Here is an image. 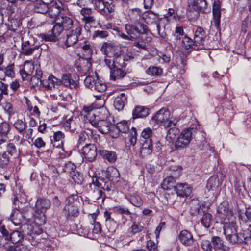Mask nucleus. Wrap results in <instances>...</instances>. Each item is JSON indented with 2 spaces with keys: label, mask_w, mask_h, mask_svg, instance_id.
I'll use <instances>...</instances> for the list:
<instances>
[{
  "label": "nucleus",
  "mask_w": 251,
  "mask_h": 251,
  "mask_svg": "<svg viewBox=\"0 0 251 251\" xmlns=\"http://www.w3.org/2000/svg\"><path fill=\"white\" fill-rule=\"evenodd\" d=\"M114 122V119L109 112L105 109H102L97 119L91 124L101 133H109L111 136L114 130L116 128Z\"/></svg>",
  "instance_id": "nucleus-1"
},
{
  "label": "nucleus",
  "mask_w": 251,
  "mask_h": 251,
  "mask_svg": "<svg viewBox=\"0 0 251 251\" xmlns=\"http://www.w3.org/2000/svg\"><path fill=\"white\" fill-rule=\"evenodd\" d=\"M178 121V119L170 117V112L168 109L162 108L151 117L150 124L154 126L162 125L169 130L174 127Z\"/></svg>",
  "instance_id": "nucleus-2"
},
{
  "label": "nucleus",
  "mask_w": 251,
  "mask_h": 251,
  "mask_svg": "<svg viewBox=\"0 0 251 251\" xmlns=\"http://www.w3.org/2000/svg\"><path fill=\"white\" fill-rule=\"evenodd\" d=\"M27 226L29 232L24 243L16 246H10L6 249V251H31L30 246L25 243L26 241L30 242L31 245H37L40 239L38 236L42 233V230L38 226H33L31 225H27Z\"/></svg>",
  "instance_id": "nucleus-3"
},
{
  "label": "nucleus",
  "mask_w": 251,
  "mask_h": 251,
  "mask_svg": "<svg viewBox=\"0 0 251 251\" xmlns=\"http://www.w3.org/2000/svg\"><path fill=\"white\" fill-rule=\"evenodd\" d=\"M223 230L226 240L230 243L240 244L243 243L247 238L244 231H238L236 222H225Z\"/></svg>",
  "instance_id": "nucleus-4"
},
{
  "label": "nucleus",
  "mask_w": 251,
  "mask_h": 251,
  "mask_svg": "<svg viewBox=\"0 0 251 251\" xmlns=\"http://www.w3.org/2000/svg\"><path fill=\"white\" fill-rule=\"evenodd\" d=\"M142 19L147 24L151 25L153 23L156 24V28L158 35L162 38H164L165 34L162 29L165 28V26L162 23L165 21H168L169 17L164 15L163 18H159L158 15L151 11H147L142 14Z\"/></svg>",
  "instance_id": "nucleus-5"
},
{
  "label": "nucleus",
  "mask_w": 251,
  "mask_h": 251,
  "mask_svg": "<svg viewBox=\"0 0 251 251\" xmlns=\"http://www.w3.org/2000/svg\"><path fill=\"white\" fill-rule=\"evenodd\" d=\"M186 14L190 19H196L199 16L200 12L206 13V2L205 0H186Z\"/></svg>",
  "instance_id": "nucleus-6"
},
{
  "label": "nucleus",
  "mask_w": 251,
  "mask_h": 251,
  "mask_svg": "<svg viewBox=\"0 0 251 251\" xmlns=\"http://www.w3.org/2000/svg\"><path fill=\"white\" fill-rule=\"evenodd\" d=\"M216 216L221 219V222H235L236 217L232 211L229 208L227 201H224L218 206Z\"/></svg>",
  "instance_id": "nucleus-7"
},
{
  "label": "nucleus",
  "mask_w": 251,
  "mask_h": 251,
  "mask_svg": "<svg viewBox=\"0 0 251 251\" xmlns=\"http://www.w3.org/2000/svg\"><path fill=\"white\" fill-rule=\"evenodd\" d=\"M135 23L125 25V30L130 38H136L143 36V34H147L148 29L145 25L141 22Z\"/></svg>",
  "instance_id": "nucleus-8"
},
{
  "label": "nucleus",
  "mask_w": 251,
  "mask_h": 251,
  "mask_svg": "<svg viewBox=\"0 0 251 251\" xmlns=\"http://www.w3.org/2000/svg\"><path fill=\"white\" fill-rule=\"evenodd\" d=\"M195 131L193 128L183 130L175 141L176 148L180 149L187 147L193 138Z\"/></svg>",
  "instance_id": "nucleus-9"
},
{
  "label": "nucleus",
  "mask_w": 251,
  "mask_h": 251,
  "mask_svg": "<svg viewBox=\"0 0 251 251\" xmlns=\"http://www.w3.org/2000/svg\"><path fill=\"white\" fill-rule=\"evenodd\" d=\"M94 8L101 14L114 13L116 4L113 0H92Z\"/></svg>",
  "instance_id": "nucleus-10"
},
{
  "label": "nucleus",
  "mask_w": 251,
  "mask_h": 251,
  "mask_svg": "<svg viewBox=\"0 0 251 251\" xmlns=\"http://www.w3.org/2000/svg\"><path fill=\"white\" fill-rule=\"evenodd\" d=\"M0 232L6 240L10 241L13 244H17L24 239V235L18 230H14L9 233L3 226L0 227Z\"/></svg>",
  "instance_id": "nucleus-11"
},
{
  "label": "nucleus",
  "mask_w": 251,
  "mask_h": 251,
  "mask_svg": "<svg viewBox=\"0 0 251 251\" xmlns=\"http://www.w3.org/2000/svg\"><path fill=\"white\" fill-rule=\"evenodd\" d=\"M39 48V45L33 37H29L27 40L23 41L21 48V53L26 56L33 54L34 51Z\"/></svg>",
  "instance_id": "nucleus-12"
},
{
  "label": "nucleus",
  "mask_w": 251,
  "mask_h": 251,
  "mask_svg": "<svg viewBox=\"0 0 251 251\" xmlns=\"http://www.w3.org/2000/svg\"><path fill=\"white\" fill-rule=\"evenodd\" d=\"M63 30V27L57 22L51 31L47 34H40L39 37L45 41L55 42Z\"/></svg>",
  "instance_id": "nucleus-13"
},
{
  "label": "nucleus",
  "mask_w": 251,
  "mask_h": 251,
  "mask_svg": "<svg viewBox=\"0 0 251 251\" xmlns=\"http://www.w3.org/2000/svg\"><path fill=\"white\" fill-rule=\"evenodd\" d=\"M181 167H177L176 170L174 169L171 175L164 179L161 183L162 188L166 190L171 189V187L173 186L176 179H177L181 175Z\"/></svg>",
  "instance_id": "nucleus-14"
},
{
  "label": "nucleus",
  "mask_w": 251,
  "mask_h": 251,
  "mask_svg": "<svg viewBox=\"0 0 251 251\" xmlns=\"http://www.w3.org/2000/svg\"><path fill=\"white\" fill-rule=\"evenodd\" d=\"M81 153L86 160L93 162L97 155L96 146L93 144H87L82 148Z\"/></svg>",
  "instance_id": "nucleus-15"
},
{
  "label": "nucleus",
  "mask_w": 251,
  "mask_h": 251,
  "mask_svg": "<svg viewBox=\"0 0 251 251\" xmlns=\"http://www.w3.org/2000/svg\"><path fill=\"white\" fill-rule=\"evenodd\" d=\"M105 64L109 69L113 67L123 68L126 67L125 58L123 56L118 54V53L114 55V58H106L104 60Z\"/></svg>",
  "instance_id": "nucleus-16"
},
{
  "label": "nucleus",
  "mask_w": 251,
  "mask_h": 251,
  "mask_svg": "<svg viewBox=\"0 0 251 251\" xmlns=\"http://www.w3.org/2000/svg\"><path fill=\"white\" fill-rule=\"evenodd\" d=\"M50 206V201L49 199L40 198L37 199L35 204V214H39L44 218L47 210Z\"/></svg>",
  "instance_id": "nucleus-17"
},
{
  "label": "nucleus",
  "mask_w": 251,
  "mask_h": 251,
  "mask_svg": "<svg viewBox=\"0 0 251 251\" xmlns=\"http://www.w3.org/2000/svg\"><path fill=\"white\" fill-rule=\"evenodd\" d=\"M81 33V28L78 26L69 31L66 35V46L70 47L76 44L78 40V36L80 35Z\"/></svg>",
  "instance_id": "nucleus-18"
},
{
  "label": "nucleus",
  "mask_w": 251,
  "mask_h": 251,
  "mask_svg": "<svg viewBox=\"0 0 251 251\" xmlns=\"http://www.w3.org/2000/svg\"><path fill=\"white\" fill-rule=\"evenodd\" d=\"M64 6L62 2L59 0H55L49 6L48 13L51 18H56L61 11L64 10Z\"/></svg>",
  "instance_id": "nucleus-19"
},
{
  "label": "nucleus",
  "mask_w": 251,
  "mask_h": 251,
  "mask_svg": "<svg viewBox=\"0 0 251 251\" xmlns=\"http://www.w3.org/2000/svg\"><path fill=\"white\" fill-rule=\"evenodd\" d=\"M40 83L46 90H52L56 86L62 84L61 80L52 75H50L48 79L41 80Z\"/></svg>",
  "instance_id": "nucleus-20"
},
{
  "label": "nucleus",
  "mask_w": 251,
  "mask_h": 251,
  "mask_svg": "<svg viewBox=\"0 0 251 251\" xmlns=\"http://www.w3.org/2000/svg\"><path fill=\"white\" fill-rule=\"evenodd\" d=\"M65 134L61 131L53 132L52 136H50L51 144L56 148H62L65 142Z\"/></svg>",
  "instance_id": "nucleus-21"
},
{
  "label": "nucleus",
  "mask_w": 251,
  "mask_h": 251,
  "mask_svg": "<svg viewBox=\"0 0 251 251\" xmlns=\"http://www.w3.org/2000/svg\"><path fill=\"white\" fill-rule=\"evenodd\" d=\"M66 203L64 208V210L68 216L76 217L78 214V211L76 207L74 205L75 200L72 196L69 197L66 200Z\"/></svg>",
  "instance_id": "nucleus-22"
},
{
  "label": "nucleus",
  "mask_w": 251,
  "mask_h": 251,
  "mask_svg": "<svg viewBox=\"0 0 251 251\" xmlns=\"http://www.w3.org/2000/svg\"><path fill=\"white\" fill-rule=\"evenodd\" d=\"M177 196L182 197H187L192 191V188L186 183H177L174 187Z\"/></svg>",
  "instance_id": "nucleus-23"
},
{
  "label": "nucleus",
  "mask_w": 251,
  "mask_h": 251,
  "mask_svg": "<svg viewBox=\"0 0 251 251\" xmlns=\"http://www.w3.org/2000/svg\"><path fill=\"white\" fill-rule=\"evenodd\" d=\"M96 107L93 105L84 106L81 115L84 116V120H88V122L92 124L97 117L94 113V110Z\"/></svg>",
  "instance_id": "nucleus-24"
},
{
  "label": "nucleus",
  "mask_w": 251,
  "mask_h": 251,
  "mask_svg": "<svg viewBox=\"0 0 251 251\" xmlns=\"http://www.w3.org/2000/svg\"><path fill=\"white\" fill-rule=\"evenodd\" d=\"M178 239L183 245L186 246L192 245L194 241L191 233L187 230L180 231L178 235Z\"/></svg>",
  "instance_id": "nucleus-25"
},
{
  "label": "nucleus",
  "mask_w": 251,
  "mask_h": 251,
  "mask_svg": "<svg viewBox=\"0 0 251 251\" xmlns=\"http://www.w3.org/2000/svg\"><path fill=\"white\" fill-rule=\"evenodd\" d=\"M118 46L115 43L112 42H105L104 43L101 47V50L107 56H110L111 55H115L117 53L116 51L117 50Z\"/></svg>",
  "instance_id": "nucleus-26"
},
{
  "label": "nucleus",
  "mask_w": 251,
  "mask_h": 251,
  "mask_svg": "<svg viewBox=\"0 0 251 251\" xmlns=\"http://www.w3.org/2000/svg\"><path fill=\"white\" fill-rule=\"evenodd\" d=\"M239 218L243 222L246 223L249 226L248 230L251 232V207L247 208L245 213L238 209Z\"/></svg>",
  "instance_id": "nucleus-27"
},
{
  "label": "nucleus",
  "mask_w": 251,
  "mask_h": 251,
  "mask_svg": "<svg viewBox=\"0 0 251 251\" xmlns=\"http://www.w3.org/2000/svg\"><path fill=\"white\" fill-rule=\"evenodd\" d=\"M205 37V32L203 28L200 27H197L194 37V43L196 45L201 46L200 48H201L203 47Z\"/></svg>",
  "instance_id": "nucleus-28"
},
{
  "label": "nucleus",
  "mask_w": 251,
  "mask_h": 251,
  "mask_svg": "<svg viewBox=\"0 0 251 251\" xmlns=\"http://www.w3.org/2000/svg\"><path fill=\"white\" fill-rule=\"evenodd\" d=\"M79 121V119L76 117L72 116L68 119L66 117L63 123V126L66 130L74 131L76 129Z\"/></svg>",
  "instance_id": "nucleus-29"
},
{
  "label": "nucleus",
  "mask_w": 251,
  "mask_h": 251,
  "mask_svg": "<svg viewBox=\"0 0 251 251\" xmlns=\"http://www.w3.org/2000/svg\"><path fill=\"white\" fill-rule=\"evenodd\" d=\"M115 127L116 128L114 130L111 134V137L113 138H117L119 135V132L126 133L129 130L128 122L126 121H122L118 123Z\"/></svg>",
  "instance_id": "nucleus-30"
},
{
  "label": "nucleus",
  "mask_w": 251,
  "mask_h": 251,
  "mask_svg": "<svg viewBox=\"0 0 251 251\" xmlns=\"http://www.w3.org/2000/svg\"><path fill=\"white\" fill-rule=\"evenodd\" d=\"M152 152V143L151 139L145 140L140 148V154L142 157L150 155Z\"/></svg>",
  "instance_id": "nucleus-31"
},
{
  "label": "nucleus",
  "mask_w": 251,
  "mask_h": 251,
  "mask_svg": "<svg viewBox=\"0 0 251 251\" xmlns=\"http://www.w3.org/2000/svg\"><path fill=\"white\" fill-rule=\"evenodd\" d=\"M81 52L84 58L91 59L93 46L89 41H85L81 45Z\"/></svg>",
  "instance_id": "nucleus-32"
},
{
  "label": "nucleus",
  "mask_w": 251,
  "mask_h": 251,
  "mask_svg": "<svg viewBox=\"0 0 251 251\" xmlns=\"http://www.w3.org/2000/svg\"><path fill=\"white\" fill-rule=\"evenodd\" d=\"M213 14L214 22L216 25H219L220 23L221 8L220 0H215L213 4Z\"/></svg>",
  "instance_id": "nucleus-33"
},
{
  "label": "nucleus",
  "mask_w": 251,
  "mask_h": 251,
  "mask_svg": "<svg viewBox=\"0 0 251 251\" xmlns=\"http://www.w3.org/2000/svg\"><path fill=\"white\" fill-rule=\"evenodd\" d=\"M98 153L103 159L107 160L110 163H113L116 160L117 155L114 151L105 150H100L98 151Z\"/></svg>",
  "instance_id": "nucleus-34"
},
{
  "label": "nucleus",
  "mask_w": 251,
  "mask_h": 251,
  "mask_svg": "<svg viewBox=\"0 0 251 251\" xmlns=\"http://www.w3.org/2000/svg\"><path fill=\"white\" fill-rule=\"evenodd\" d=\"M149 114V109L147 107L141 106H136L132 111L133 119L145 117Z\"/></svg>",
  "instance_id": "nucleus-35"
},
{
  "label": "nucleus",
  "mask_w": 251,
  "mask_h": 251,
  "mask_svg": "<svg viewBox=\"0 0 251 251\" xmlns=\"http://www.w3.org/2000/svg\"><path fill=\"white\" fill-rule=\"evenodd\" d=\"M110 70V78L114 81L121 79L126 75V73L121 68L113 67V69L111 68Z\"/></svg>",
  "instance_id": "nucleus-36"
},
{
  "label": "nucleus",
  "mask_w": 251,
  "mask_h": 251,
  "mask_svg": "<svg viewBox=\"0 0 251 251\" xmlns=\"http://www.w3.org/2000/svg\"><path fill=\"white\" fill-rule=\"evenodd\" d=\"M126 98L125 96V93H121L120 95L117 96L114 100V106L116 109L118 111L121 110L123 109Z\"/></svg>",
  "instance_id": "nucleus-37"
},
{
  "label": "nucleus",
  "mask_w": 251,
  "mask_h": 251,
  "mask_svg": "<svg viewBox=\"0 0 251 251\" xmlns=\"http://www.w3.org/2000/svg\"><path fill=\"white\" fill-rule=\"evenodd\" d=\"M151 40V37L148 36L147 34H143L139 41H136L134 42V46L139 49H145L147 47V44L150 42Z\"/></svg>",
  "instance_id": "nucleus-38"
},
{
  "label": "nucleus",
  "mask_w": 251,
  "mask_h": 251,
  "mask_svg": "<svg viewBox=\"0 0 251 251\" xmlns=\"http://www.w3.org/2000/svg\"><path fill=\"white\" fill-rule=\"evenodd\" d=\"M212 247L215 250H227L228 247L224 245L222 240L218 236H213L211 238Z\"/></svg>",
  "instance_id": "nucleus-39"
},
{
  "label": "nucleus",
  "mask_w": 251,
  "mask_h": 251,
  "mask_svg": "<svg viewBox=\"0 0 251 251\" xmlns=\"http://www.w3.org/2000/svg\"><path fill=\"white\" fill-rule=\"evenodd\" d=\"M61 81L62 84L71 89L75 88L77 86V82L72 79L70 74H64L62 76Z\"/></svg>",
  "instance_id": "nucleus-40"
},
{
  "label": "nucleus",
  "mask_w": 251,
  "mask_h": 251,
  "mask_svg": "<svg viewBox=\"0 0 251 251\" xmlns=\"http://www.w3.org/2000/svg\"><path fill=\"white\" fill-rule=\"evenodd\" d=\"M58 23L65 30L70 28L73 24V20L67 16H61L60 18H58Z\"/></svg>",
  "instance_id": "nucleus-41"
},
{
  "label": "nucleus",
  "mask_w": 251,
  "mask_h": 251,
  "mask_svg": "<svg viewBox=\"0 0 251 251\" xmlns=\"http://www.w3.org/2000/svg\"><path fill=\"white\" fill-rule=\"evenodd\" d=\"M35 66L32 64L30 63V62L26 61L25 62L24 69L20 70V74L22 77V78L25 80L26 78L28 75L32 73L33 70L34 69Z\"/></svg>",
  "instance_id": "nucleus-42"
},
{
  "label": "nucleus",
  "mask_w": 251,
  "mask_h": 251,
  "mask_svg": "<svg viewBox=\"0 0 251 251\" xmlns=\"http://www.w3.org/2000/svg\"><path fill=\"white\" fill-rule=\"evenodd\" d=\"M142 12L138 8L132 9L129 12L130 20L135 23L140 22V20L142 19Z\"/></svg>",
  "instance_id": "nucleus-43"
},
{
  "label": "nucleus",
  "mask_w": 251,
  "mask_h": 251,
  "mask_svg": "<svg viewBox=\"0 0 251 251\" xmlns=\"http://www.w3.org/2000/svg\"><path fill=\"white\" fill-rule=\"evenodd\" d=\"M220 184L218 177L217 176H212L208 180L206 187L209 190L213 191L216 190Z\"/></svg>",
  "instance_id": "nucleus-44"
},
{
  "label": "nucleus",
  "mask_w": 251,
  "mask_h": 251,
  "mask_svg": "<svg viewBox=\"0 0 251 251\" xmlns=\"http://www.w3.org/2000/svg\"><path fill=\"white\" fill-rule=\"evenodd\" d=\"M111 213L107 210L104 212V217L106 222V225L107 226H110L109 229L114 230L116 226V222L113 218L111 217Z\"/></svg>",
  "instance_id": "nucleus-45"
},
{
  "label": "nucleus",
  "mask_w": 251,
  "mask_h": 251,
  "mask_svg": "<svg viewBox=\"0 0 251 251\" xmlns=\"http://www.w3.org/2000/svg\"><path fill=\"white\" fill-rule=\"evenodd\" d=\"M49 8V6L41 2V0L37 1L34 5L35 11L37 13L45 14L47 13Z\"/></svg>",
  "instance_id": "nucleus-46"
},
{
  "label": "nucleus",
  "mask_w": 251,
  "mask_h": 251,
  "mask_svg": "<svg viewBox=\"0 0 251 251\" xmlns=\"http://www.w3.org/2000/svg\"><path fill=\"white\" fill-rule=\"evenodd\" d=\"M14 128L20 134H23L27 126L25 120L17 119L13 124Z\"/></svg>",
  "instance_id": "nucleus-47"
},
{
  "label": "nucleus",
  "mask_w": 251,
  "mask_h": 251,
  "mask_svg": "<svg viewBox=\"0 0 251 251\" xmlns=\"http://www.w3.org/2000/svg\"><path fill=\"white\" fill-rule=\"evenodd\" d=\"M91 59L82 58L81 60V69L82 71L85 74H90L92 64L90 61Z\"/></svg>",
  "instance_id": "nucleus-48"
},
{
  "label": "nucleus",
  "mask_w": 251,
  "mask_h": 251,
  "mask_svg": "<svg viewBox=\"0 0 251 251\" xmlns=\"http://www.w3.org/2000/svg\"><path fill=\"white\" fill-rule=\"evenodd\" d=\"M182 46L186 49H189L190 48L194 49L195 50H197L199 48V47L196 48L198 45H196L195 43H194V40L193 41L191 39L188 37L187 36H185L182 39Z\"/></svg>",
  "instance_id": "nucleus-49"
},
{
  "label": "nucleus",
  "mask_w": 251,
  "mask_h": 251,
  "mask_svg": "<svg viewBox=\"0 0 251 251\" xmlns=\"http://www.w3.org/2000/svg\"><path fill=\"white\" fill-rule=\"evenodd\" d=\"M146 72L150 76H158L162 74L163 71L160 67L152 66L148 68Z\"/></svg>",
  "instance_id": "nucleus-50"
},
{
  "label": "nucleus",
  "mask_w": 251,
  "mask_h": 251,
  "mask_svg": "<svg viewBox=\"0 0 251 251\" xmlns=\"http://www.w3.org/2000/svg\"><path fill=\"white\" fill-rule=\"evenodd\" d=\"M92 179V181L91 184L94 185L98 188L101 187L104 190H106L108 191L110 190L111 183L109 180L106 181L105 184H104V185H103L102 183H100L99 180L96 177H93Z\"/></svg>",
  "instance_id": "nucleus-51"
},
{
  "label": "nucleus",
  "mask_w": 251,
  "mask_h": 251,
  "mask_svg": "<svg viewBox=\"0 0 251 251\" xmlns=\"http://www.w3.org/2000/svg\"><path fill=\"white\" fill-rule=\"evenodd\" d=\"M212 222V215L208 213H204L201 219V223L205 228L210 227Z\"/></svg>",
  "instance_id": "nucleus-52"
},
{
  "label": "nucleus",
  "mask_w": 251,
  "mask_h": 251,
  "mask_svg": "<svg viewBox=\"0 0 251 251\" xmlns=\"http://www.w3.org/2000/svg\"><path fill=\"white\" fill-rule=\"evenodd\" d=\"M241 31L244 33L251 31V16H247L242 21Z\"/></svg>",
  "instance_id": "nucleus-53"
},
{
  "label": "nucleus",
  "mask_w": 251,
  "mask_h": 251,
  "mask_svg": "<svg viewBox=\"0 0 251 251\" xmlns=\"http://www.w3.org/2000/svg\"><path fill=\"white\" fill-rule=\"evenodd\" d=\"M75 184H81L83 181V175L78 171H74L70 175Z\"/></svg>",
  "instance_id": "nucleus-54"
},
{
  "label": "nucleus",
  "mask_w": 251,
  "mask_h": 251,
  "mask_svg": "<svg viewBox=\"0 0 251 251\" xmlns=\"http://www.w3.org/2000/svg\"><path fill=\"white\" fill-rule=\"evenodd\" d=\"M143 228V226L140 223L134 222L129 228L128 231L131 234L135 235L141 232Z\"/></svg>",
  "instance_id": "nucleus-55"
},
{
  "label": "nucleus",
  "mask_w": 251,
  "mask_h": 251,
  "mask_svg": "<svg viewBox=\"0 0 251 251\" xmlns=\"http://www.w3.org/2000/svg\"><path fill=\"white\" fill-rule=\"evenodd\" d=\"M96 77H97V76L89 75L87 76L84 80L85 85L92 90H93L94 86L96 84Z\"/></svg>",
  "instance_id": "nucleus-56"
},
{
  "label": "nucleus",
  "mask_w": 251,
  "mask_h": 251,
  "mask_svg": "<svg viewBox=\"0 0 251 251\" xmlns=\"http://www.w3.org/2000/svg\"><path fill=\"white\" fill-rule=\"evenodd\" d=\"M106 89V84L96 77V84L92 91H96L99 92H103Z\"/></svg>",
  "instance_id": "nucleus-57"
},
{
  "label": "nucleus",
  "mask_w": 251,
  "mask_h": 251,
  "mask_svg": "<svg viewBox=\"0 0 251 251\" xmlns=\"http://www.w3.org/2000/svg\"><path fill=\"white\" fill-rule=\"evenodd\" d=\"M130 202L135 206L140 207L143 204L141 198L136 194H133L130 198Z\"/></svg>",
  "instance_id": "nucleus-58"
},
{
  "label": "nucleus",
  "mask_w": 251,
  "mask_h": 251,
  "mask_svg": "<svg viewBox=\"0 0 251 251\" xmlns=\"http://www.w3.org/2000/svg\"><path fill=\"white\" fill-rule=\"evenodd\" d=\"M113 210L114 212L121 214L130 215L131 213L127 208L120 205L115 206Z\"/></svg>",
  "instance_id": "nucleus-59"
},
{
  "label": "nucleus",
  "mask_w": 251,
  "mask_h": 251,
  "mask_svg": "<svg viewBox=\"0 0 251 251\" xmlns=\"http://www.w3.org/2000/svg\"><path fill=\"white\" fill-rule=\"evenodd\" d=\"M11 128V126L6 122H2L0 124V132L7 136H8Z\"/></svg>",
  "instance_id": "nucleus-60"
},
{
  "label": "nucleus",
  "mask_w": 251,
  "mask_h": 251,
  "mask_svg": "<svg viewBox=\"0 0 251 251\" xmlns=\"http://www.w3.org/2000/svg\"><path fill=\"white\" fill-rule=\"evenodd\" d=\"M27 200V196L25 193H22L20 196L18 198L16 196H14L13 198V203L16 208V202L19 201L21 203H25Z\"/></svg>",
  "instance_id": "nucleus-61"
},
{
  "label": "nucleus",
  "mask_w": 251,
  "mask_h": 251,
  "mask_svg": "<svg viewBox=\"0 0 251 251\" xmlns=\"http://www.w3.org/2000/svg\"><path fill=\"white\" fill-rule=\"evenodd\" d=\"M9 162V157L6 152L0 153V167H4Z\"/></svg>",
  "instance_id": "nucleus-62"
},
{
  "label": "nucleus",
  "mask_w": 251,
  "mask_h": 251,
  "mask_svg": "<svg viewBox=\"0 0 251 251\" xmlns=\"http://www.w3.org/2000/svg\"><path fill=\"white\" fill-rule=\"evenodd\" d=\"M76 166L71 162L68 161L66 162L64 167V171L66 172L70 173H73L74 171H75Z\"/></svg>",
  "instance_id": "nucleus-63"
},
{
  "label": "nucleus",
  "mask_w": 251,
  "mask_h": 251,
  "mask_svg": "<svg viewBox=\"0 0 251 251\" xmlns=\"http://www.w3.org/2000/svg\"><path fill=\"white\" fill-rule=\"evenodd\" d=\"M152 134V131L151 128L147 127L145 128L141 133V136L145 139V140L151 139L150 137Z\"/></svg>",
  "instance_id": "nucleus-64"
}]
</instances>
